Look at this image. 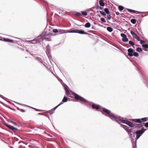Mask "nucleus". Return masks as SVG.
<instances>
[{"label": "nucleus", "mask_w": 148, "mask_h": 148, "mask_svg": "<svg viewBox=\"0 0 148 148\" xmlns=\"http://www.w3.org/2000/svg\"><path fill=\"white\" fill-rule=\"evenodd\" d=\"M107 18L108 20H110L111 18V16L110 15H107Z\"/></svg>", "instance_id": "49"}, {"label": "nucleus", "mask_w": 148, "mask_h": 148, "mask_svg": "<svg viewBox=\"0 0 148 148\" xmlns=\"http://www.w3.org/2000/svg\"><path fill=\"white\" fill-rule=\"evenodd\" d=\"M126 124L130 127H133L134 126V125L132 122L127 121Z\"/></svg>", "instance_id": "9"}, {"label": "nucleus", "mask_w": 148, "mask_h": 148, "mask_svg": "<svg viewBox=\"0 0 148 148\" xmlns=\"http://www.w3.org/2000/svg\"><path fill=\"white\" fill-rule=\"evenodd\" d=\"M11 123H12V124H13L14 125L17 126V124L16 123H14V122H13L12 121H11Z\"/></svg>", "instance_id": "50"}, {"label": "nucleus", "mask_w": 148, "mask_h": 148, "mask_svg": "<svg viewBox=\"0 0 148 148\" xmlns=\"http://www.w3.org/2000/svg\"><path fill=\"white\" fill-rule=\"evenodd\" d=\"M78 29H75L69 32V33H78Z\"/></svg>", "instance_id": "19"}, {"label": "nucleus", "mask_w": 148, "mask_h": 148, "mask_svg": "<svg viewBox=\"0 0 148 148\" xmlns=\"http://www.w3.org/2000/svg\"><path fill=\"white\" fill-rule=\"evenodd\" d=\"M10 129L13 131L14 132H15L18 130L17 128L14 127L12 126L10 128Z\"/></svg>", "instance_id": "20"}, {"label": "nucleus", "mask_w": 148, "mask_h": 148, "mask_svg": "<svg viewBox=\"0 0 148 148\" xmlns=\"http://www.w3.org/2000/svg\"><path fill=\"white\" fill-rule=\"evenodd\" d=\"M133 13L135 14H140L141 13V12L134 10L133 11Z\"/></svg>", "instance_id": "39"}, {"label": "nucleus", "mask_w": 148, "mask_h": 148, "mask_svg": "<svg viewBox=\"0 0 148 148\" xmlns=\"http://www.w3.org/2000/svg\"><path fill=\"white\" fill-rule=\"evenodd\" d=\"M78 33L82 34H88L87 32H85L83 30H78Z\"/></svg>", "instance_id": "11"}, {"label": "nucleus", "mask_w": 148, "mask_h": 148, "mask_svg": "<svg viewBox=\"0 0 148 148\" xmlns=\"http://www.w3.org/2000/svg\"><path fill=\"white\" fill-rule=\"evenodd\" d=\"M97 9H99L100 10H102V8L101 7L98 6H97Z\"/></svg>", "instance_id": "56"}, {"label": "nucleus", "mask_w": 148, "mask_h": 148, "mask_svg": "<svg viewBox=\"0 0 148 148\" xmlns=\"http://www.w3.org/2000/svg\"><path fill=\"white\" fill-rule=\"evenodd\" d=\"M83 14L84 16H86L87 15V14L86 12L83 11L82 12V15Z\"/></svg>", "instance_id": "36"}, {"label": "nucleus", "mask_w": 148, "mask_h": 148, "mask_svg": "<svg viewBox=\"0 0 148 148\" xmlns=\"http://www.w3.org/2000/svg\"><path fill=\"white\" fill-rule=\"evenodd\" d=\"M37 60L39 62H40V63H42V59H41V58H37Z\"/></svg>", "instance_id": "38"}, {"label": "nucleus", "mask_w": 148, "mask_h": 148, "mask_svg": "<svg viewBox=\"0 0 148 148\" xmlns=\"http://www.w3.org/2000/svg\"><path fill=\"white\" fill-rule=\"evenodd\" d=\"M3 40L5 42H12L13 41V40L10 39L9 38H3Z\"/></svg>", "instance_id": "15"}, {"label": "nucleus", "mask_w": 148, "mask_h": 148, "mask_svg": "<svg viewBox=\"0 0 148 148\" xmlns=\"http://www.w3.org/2000/svg\"><path fill=\"white\" fill-rule=\"evenodd\" d=\"M132 142V145L135 144V143H136V140H135L134 139H131Z\"/></svg>", "instance_id": "31"}, {"label": "nucleus", "mask_w": 148, "mask_h": 148, "mask_svg": "<svg viewBox=\"0 0 148 148\" xmlns=\"http://www.w3.org/2000/svg\"><path fill=\"white\" fill-rule=\"evenodd\" d=\"M147 117H145V118H142L140 119V120H141V121H142L143 122H145V121H147Z\"/></svg>", "instance_id": "30"}, {"label": "nucleus", "mask_w": 148, "mask_h": 148, "mask_svg": "<svg viewBox=\"0 0 148 148\" xmlns=\"http://www.w3.org/2000/svg\"><path fill=\"white\" fill-rule=\"evenodd\" d=\"M142 47H143V49L145 51H147L148 48V45L147 44H145L142 45Z\"/></svg>", "instance_id": "10"}, {"label": "nucleus", "mask_w": 148, "mask_h": 148, "mask_svg": "<svg viewBox=\"0 0 148 148\" xmlns=\"http://www.w3.org/2000/svg\"><path fill=\"white\" fill-rule=\"evenodd\" d=\"M128 52V54L129 56L130 57H132L133 56V53L134 52V50L132 48L129 49L127 50Z\"/></svg>", "instance_id": "8"}, {"label": "nucleus", "mask_w": 148, "mask_h": 148, "mask_svg": "<svg viewBox=\"0 0 148 148\" xmlns=\"http://www.w3.org/2000/svg\"><path fill=\"white\" fill-rule=\"evenodd\" d=\"M99 12L103 16H106V15L105 13L103 11H99Z\"/></svg>", "instance_id": "34"}, {"label": "nucleus", "mask_w": 148, "mask_h": 148, "mask_svg": "<svg viewBox=\"0 0 148 148\" xmlns=\"http://www.w3.org/2000/svg\"><path fill=\"white\" fill-rule=\"evenodd\" d=\"M130 33L131 34L134 35L135 36L136 35L135 32H134L132 31H131Z\"/></svg>", "instance_id": "51"}, {"label": "nucleus", "mask_w": 148, "mask_h": 148, "mask_svg": "<svg viewBox=\"0 0 148 148\" xmlns=\"http://www.w3.org/2000/svg\"><path fill=\"white\" fill-rule=\"evenodd\" d=\"M104 11L107 14H109V10L107 8H106L104 9Z\"/></svg>", "instance_id": "24"}, {"label": "nucleus", "mask_w": 148, "mask_h": 148, "mask_svg": "<svg viewBox=\"0 0 148 148\" xmlns=\"http://www.w3.org/2000/svg\"><path fill=\"white\" fill-rule=\"evenodd\" d=\"M91 24L89 22L86 23L85 25V27L86 28H89L90 27Z\"/></svg>", "instance_id": "18"}, {"label": "nucleus", "mask_w": 148, "mask_h": 148, "mask_svg": "<svg viewBox=\"0 0 148 148\" xmlns=\"http://www.w3.org/2000/svg\"><path fill=\"white\" fill-rule=\"evenodd\" d=\"M140 43L141 45H143L145 43V42L144 40H140Z\"/></svg>", "instance_id": "48"}, {"label": "nucleus", "mask_w": 148, "mask_h": 148, "mask_svg": "<svg viewBox=\"0 0 148 148\" xmlns=\"http://www.w3.org/2000/svg\"><path fill=\"white\" fill-rule=\"evenodd\" d=\"M133 55L135 57H137L138 56V53L135 52H133Z\"/></svg>", "instance_id": "37"}, {"label": "nucleus", "mask_w": 148, "mask_h": 148, "mask_svg": "<svg viewBox=\"0 0 148 148\" xmlns=\"http://www.w3.org/2000/svg\"><path fill=\"white\" fill-rule=\"evenodd\" d=\"M99 3L100 5L101 6H103L104 5V4L102 1L100 0L99 1Z\"/></svg>", "instance_id": "26"}, {"label": "nucleus", "mask_w": 148, "mask_h": 148, "mask_svg": "<svg viewBox=\"0 0 148 148\" xmlns=\"http://www.w3.org/2000/svg\"><path fill=\"white\" fill-rule=\"evenodd\" d=\"M44 115L46 117H48L49 118V119H50V118L49 117H48L47 116L45 115Z\"/></svg>", "instance_id": "64"}, {"label": "nucleus", "mask_w": 148, "mask_h": 148, "mask_svg": "<svg viewBox=\"0 0 148 148\" xmlns=\"http://www.w3.org/2000/svg\"><path fill=\"white\" fill-rule=\"evenodd\" d=\"M92 108L93 109H95L96 110H98L99 108V106L96 105L95 104H92Z\"/></svg>", "instance_id": "12"}, {"label": "nucleus", "mask_w": 148, "mask_h": 148, "mask_svg": "<svg viewBox=\"0 0 148 148\" xmlns=\"http://www.w3.org/2000/svg\"><path fill=\"white\" fill-rule=\"evenodd\" d=\"M146 130V129H145L144 127H142L141 130L136 131L135 132V134H136V139H138Z\"/></svg>", "instance_id": "3"}, {"label": "nucleus", "mask_w": 148, "mask_h": 148, "mask_svg": "<svg viewBox=\"0 0 148 148\" xmlns=\"http://www.w3.org/2000/svg\"><path fill=\"white\" fill-rule=\"evenodd\" d=\"M129 136L132 139H134L133 138L135 137V134H132L131 133L128 134Z\"/></svg>", "instance_id": "17"}, {"label": "nucleus", "mask_w": 148, "mask_h": 148, "mask_svg": "<svg viewBox=\"0 0 148 148\" xmlns=\"http://www.w3.org/2000/svg\"><path fill=\"white\" fill-rule=\"evenodd\" d=\"M115 119H114L113 121H116L119 124H121V123H126V122L127 120H122L121 119H118L117 117L116 116Z\"/></svg>", "instance_id": "4"}, {"label": "nucleus", "mask_w": 148, "mask_h": 148, "mask_svg": "<svg viewBox=\"0 0 148 148\" xmlns=\"http://www.w3.org/2000/svg\"><path fill=\"white\" fill-rule=\"evenodd\" d=\"M45 32H43L38 37V38L41 39L42 40H45Z\"/></svg>", "instance_id": "7"}, {"label": "nucleus", "mask_w": 148, "mask_h": 148, "mask_svg": "<svg viewBox=\"0 0 148 148\" xmlns=\"http://www.w3.org/2000/svg\"><path fill=\"white\" fill-rule=\"evenodd\" d=\"M33 44H34L37 43V41L35 40L34 39L33 40Z\"/></svg>", "instance_id": "54"}, {"label": "nucleus", "mask_w": 148, "mask_h": 148, "mask_svg": "<svg viewBox=\"0 0 148 148\" xmlns=\"http://www.w3.org/2000/svg\"><path fill=\"white\" fill-rule=\"evenodd\" d=\"M75 15L79 17H81L82 16V13L77 12L75 14Z\"/></svg>", "instance_id": "23"}, {"label": "nucleus", "mask_w": 148, "mask_h": 148, "mask_svg": "<svg viewBox=\"0 0 148 148\" xmlns=\"http://www.w3.org/2000/svg\"><path fill=\"white\" fill-rule=\"evenodd\" d=\"M64 89H65V90H66V89H68L67 88L68 86H67L66 85H65V86H64Z\"/></svg>", "instance_id": "59"}, {"label": "nucleus", "mask_w": 148, "mask_h": 148, "mask_svg": "<svg viewBox=\"0 0 148 148\" xmlns=\"http://www.w3.org/2000/svg\"><path fill=\"white\" fill-rule=\"evenodd\" d=\"M135 37L136 39L138 41H140V40L141 39H140L139 37L137 35H136Z\"/></svg>", "instance_id": "32"}, {"label": "nucleus", "mask_w": 148, "mask_h": 148, "mask_svg": "<svg viewBox=\"0 0 148 148\" xmlns=\"http://www.w3.org/2000/svg\"><path fill=\"white\" fill-rule=\"evenodd\" d=\"M129 44L132 45V46L134 45V43L131 40H130L129 41Z\"/></svg>", "instance_id": "35"}, {"label": "nucleus", "mask_w": 148, "mask_h": 148, "mask_svg": "<svg viewBox=\"0 0 148 148\" xmlns=\"http://www.w3.org/2000/svg\"><path fill=\"white\" fill-rule=\"evenodd\" d=\"M137 125V127H143V125L142 124H136Z\"/></svg>", "instance_id": "44"}, {"label": "nucleus", "mask_w": 148, "mask_h": 148, "mask_svg": "<svg viewBox=\"0 0 148 148\" xmlns=\"http://www.w3.org/2000/svg\"><path fill=\"white\" fill-rule=\"evenodd\" d=\"M0 97H1L2 99H4L5 100V99L6 98L5 97H3V95H0Z\"/></svg>", "instance_id": "55"}, {"label": "nucleus", "mask_w": 148, "mask_h": 148, "mask_svg": "<svg viewBox=\"0 0 148 148\" xmlns=\"http://www.w3.org/2000/svg\"><path fill=\"white\" fill-rule=\"evenodd\" d=\"M101 21L105 23L106 22V21L105 20V19L103 18H101Z\"/></svg>", "instance_id": "45"}, {"label": "nucleus", "mask_w": 148, "mask_h": 148, "mask_svg": "<svg viewBox=\"0 0 148 148\" xmlns=\"http://www.w3.org/2000/svg\"><path fill=\"white\" fill-rule=\"evenodd\" d=\"M107 29L109 32H112L113 30V29L110 27H107Z\"/></svg>", "instance_id": "21"}, {"label": "nucleus", "mask_w": 148, "mask_h": 148, "mask_svg": "<svg viewBox=\"0 0 148 148\" xmlns=\"http://www.w3.org/2000/svg\"><path fill=\"white\" fill-rule=\"evenodd\" d=\"M131 132H132L133 134H135V132L134 130H133V129H128L127 132L128 134H129L131 133Z\"/></svg>", "instance_id": "14"}, {"label": "nucleus", "mask_w": 148, "mask_h": 148, "mask_svg": "<svg viewBox=\"0 0 148 148\" xmlns=\"http://www.w3.org/2000/svg\"><path fill=\"white\" fill-rule=\"evenodd\" d=\"M53 32L54 33H56L58 32V30L57 29H54L53 30Z\"/></svg>", "instance_id": "47"}, {"label": "nucleus", "mask_w": 148, "mask_h": 148, "mask_svg": "<svg viewBox=\"0 0 148 148\" xmlns=\"http://www.w3.org/2000/svg\"><path fill=\"white\" fill-rule=\"evenodd\" d=\"M47 112L49 113L50 115H51L53 113L54 111L52 109H51V110L47 111Z\"/></svg>", "instance_id": "27"}, {"label": "nucleus", "mask_w": 148, "mask_h": 148, "mask_svg": "<svg viewBox=\"0 0 148 148\" xmlns=\"http://www.w3.org/2000/svg\"><path fill=\"white\" fill-rule=\"evenodd\" d=\"M127 10L128 11L130 12H133V11L134 10H133L132 9H130L129 8H127Z\"/></svg>", "instance_id": "43"}, {"label": "nucleus", "mask_w": 148, "mask_h": 148, "mask_svg": "<svg viewBox=\"0 0 148 148\" xmlns=\"http://www.w3.org/2000/svg\"><path fill=\"white\" fill-rule=\"evenodd\" d=\"M132 23V24H136V20L135 19H132L130 21Z\"/></svg>", "instance_id": "22"}, {"label": "nucleus", "mask_w": 148, "mask_h": 148, "mask_svg": "<svg viewBox=\"0 0 148 148\" xmlns=\"http://www.w3.org/2000/svg\"><path fill=\"white\" fill-rule=\"evenodd\" d=\"M133 121H134L135 122L138 123H140L141 122V121L140 119H134L133 120Z\"/></svg>", "instance_id": "16"}, {"label": "nucleus", "mask_w": 148, "mask_h": 148, "mask_svg": "<svg viewBox=\"0 0 148 148\" xmlns=\"http://www.w3.org/2000/svg\"><path fill=\"white\" fill-rule=\"evenodd\" d=\"M45 41H50L51 40V37L52 36L51 33H47L45 32Z\"/></svg>", "instance_id": "6"}, {"label": "nucleus", "mask_w": 148, "mask_h": 148, "mask_svg": "<svg viewBox=\"0 0 148 148\" xmlns=\"http://www.w3.org/2000/svg\"><path fill=\"white\" fill-rule=\"evenodd\" d=\"M116 15H118L120 13L118 12H116Z\"/></svg>", "instance_id": "61"}, {"label": "nucleus", "mask_w": 148, "mask_h": 148, "mask_svg": "<svg viewBox=\"0 0 148 148\" xmlns=\"http://www.w3.org/2000/svg\"><path fill=\"white\" fill-rule=\"evenodd\" d=\"M119 9L120 11H121L123 10L124 7L122 6L119 5Z\"/></svg>", "instance_id": "28"}, {"label": "nucleus", "mask_w": 148, "mask_h": 148, "mask_svg": "<svg viewBox=\"0 0 148 148\" xmlns=\"http://www.w3.org/2000/svg\"><path fill=\"white\" fill-rule=\"evenodd\" d=\"M30 107L32 108V109H34L35 110H36V111H40V110L39 109H36V108H33L32 107Z\"/></svg>", "instance_id": "57"}, {"label": "nucleus", "mask_w": 148, "mask_h": 148, "mask_svg": "<svg viewBox=\"0 0 148 148\" xmlns=\"http://www.w3.org/2000/svg\"><path fill=\"white\" fill-rule=\"evenodd\" d=\"M121 126H123V128L127 132V131H128V129L127 128L125 127H126V126H125L123 125V124H121Z\"/></svg>", "instance_id": "33"}, {"label": "nucleus", "mask_w": 148, "mask_h": 148, "mask_svg": "<svg viewBox=\"0 0 148 148\" xmlns=\"http://www.w3.org/2000/svg\"><path fill=\"white\" fill-rule=\"evenodd\" d=\"M27 42L29 43L33 44V40L28 41Z\"/></svg>", "instance_id": "58"}, {"label": "nucleus", "mask_w": 148, "mask_h": 148, "mask_svg": "<svg viewBox=\"0 0 148 148\" xmlns=\"http://www.w3.org/2000/svg\"><path fill=\"white\" fill-rule=\"evenodd\" d=\"M62 102H66L67 101V98L65 96H64L62 100Z\"/></svg>", "instance_id": "25"}, {"label": "nucleus", "mask_w": 148, "mask_h": 148, "mask_svg": "<svg viewBox=\"0 0 148 148\" xmlns=\"http://www.w3.org/2000/svg\"><path fill=\"white\" fill-rule=\"evenodd\" d=\"M143 124H145L144 126L146 128L148 127V122L145 123H144Z\"/></svg>", "instance_id": "46"}, {"label": "nucleus", "mask_w": 148, "mask_h": 148, "mask_svg": "<svg viewBox=\"0 0 148 148\" xmlns=\"http://www.w3.org/2000/svg\"><path fill=\"white\" fill-rule=\"evenodd\" d=\"M46 52L49 53L50 52V48L49 44H48L46 47Z\"/></svg>", "instance_id": "13"}, {"label": "nucleus", "mask_w": 148, "mask_h": 148, "mask_svg": "<svg viewBox=\"0 0 148 148\" xmlns=\"http://www.w3.org/2000/svg\"><path fill=\"white\" fill-rule=\"evenodd\" d=\"M133 148H136V143H135L134 144H133L132 145Z\"/></svg>", "instance_id": "53"}, {"label": "nucleus", "mask_w": 148, "mask_h": 148, "mask_svg": "<svg viewBox=\"0 0 148 148\" xmlns=\"http://www.w3.org/2000/svg\"><path fill=\"white\" fill-rule=\"evenodd\" d=\"M20 110L21 111L23 112H25V110L23 109H21Z\"/></svg>", "instance_id": "62"}, {"label": "nucleus", "mask_w": 148, "mask_h": 148, "mask_svg": "<svg viewBox=\"0 0 148 148\" xmlns=\"http://www.w3.org/2000/svg\"><path fill=\"white\" fill-rule=\"evenodd\" d=\"M50 8L52 9V10H53L56 9V7L53 5H51Z\"/></svg>", "instance_id": "42"}, {"label": "nucleus", "mask_w": 148, "mask_h": 148, "mask_svg": "<svg viewBox=\"0 0 148 148\" xmlns=\"http://www.w3.org/2000/svg\"><path fill=\"white\" fill-rule=\"evenodd\" d=\"M103 112L102 111L103 114H104L106 116L108 117L112 120L114 119H115L116 116L112 113H110V111L105 108H103Z\"/></svg>", "instance_id": "1"}, {"label": "nucleus", "mask_w": 148, "mask_h": 148, "mask_svg": "<svg viewBox=\"0 0 148 148\" xmlns=\"http://www.w3.org/2000/svg\"><path fill=\"white\" fill-rule=\"evenodd\" d=\"M59 107L58 105H57V106L54 107V108L52 109L53 110L54 112V111L56 109V108H58Z\"/></svg>", "instance_id": "52"}, {"label": "nucleus", "mask_w": 148, "mask_h": 148, "mask_svg": "<svg viewBox=\"0 0 148 148\" xmlns=\"http://www.w3.org/2000/svg\"><path fill=\"white\" fill-rule=\"evenodd\" d=\"M66 94L67 95H70V93L68 90V89H66Z\"/></svg>", "instance_id": "41"}, {"label": "nucleus", "mask_w": 148, "mask_h": 148, "mask_svg": "<svg viewBox=\"0 0 148 148\" xmlns=\"http://www.w3.org/2000/svg\"><path fill=\"white\" fill-rule=\"evenodd\" d=\"M63 103H64V102H63L62 101L58 105V106H60V105L62 104Z\"/></svg>", "instance_id": "60"}, {"label": "nucleus", "mask_w": 148, "mask_h": 148, "mask_svg": "<svg viewBox=\"0 0 148 148\" xmlns=\"http://www.w3.org/2000/svg\"><path fill=\"white\" fill-rule=\"evenodd\" d=\"M0 103L2 104L3 105H5V104L3 103V102H2L1 101H0Z\"/></svg>", "instance_id": "63"}, {"label": "nucleus", "mask_w": 148, "mask_h": 148, "mask_svg": "<svg viewBox=\"0 0 148 148\" xmlns=\"http://www.w3.org/2000/svg\"><path fill=\"white\" fill-rule=\"evenodd\" d=\"M5 126H6V127H8V128H9L10 129V128L12 126L11 125H9L7 124H5Z\"/></svg>", "instance_id": "40"}, {"label": "nucleus", "mask_w": 148, "mask_h": 148, "mask_svg": "<svg viewBox=\"0 0 148 148\" xmlns=\"http://www.w3.org/2000/svg\"><path fill=\"white\" fill-rule=\"evenodd\" d=\"M121 36L123 38L122 40L123 42H126L128 41V39L126 35L123 33H121Z\"/></svg>", "instance_id": "5"}, {"label": "nucleus", "mask_w": 148, "mask_h": 148, "mask_svg": "<svg viewBox=\"0 0 148 148\" xmlns=\"http://www.w3.org/2000/svg\"><path fill=\"white\" fill-rule=\"evenodd\" d=\"M136 50L137 51L139 52H141L142 51L141 48L139 47L137 48Z\"/></svg>", "instance_id": "29"}, {"label": "nucleus", "mask_w": 148, "mask_h": 148, "mask_svg": "<svg viewBox=\"0 0 148 148\" xmlns=\"http://www.w3.org/2000/svg\"><path fill=\"white\" fill-rule=\"evenodd\" d=\"M72 94L74 96L75 99L79 100L84 102H86V104H87L88 103L87 100L83 97L79 96L77 94L73 92Z\"/></svg>", "instance_id": "2"}]
</instances>
